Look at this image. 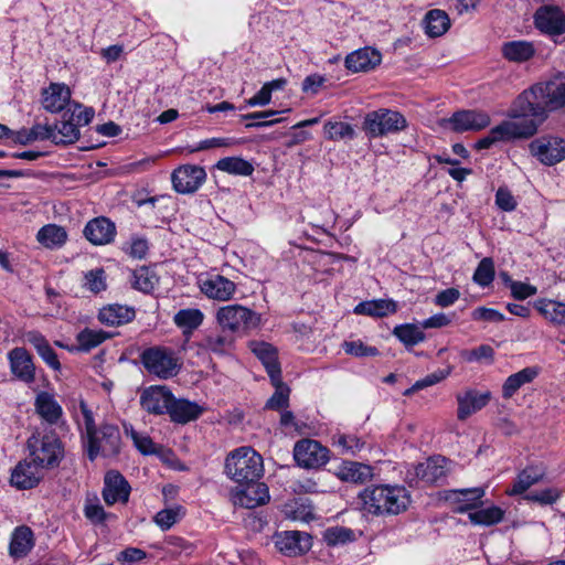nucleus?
Listing matches in <instances>:
<instances>
[{
  "mask_svg": "<svg viewBox=\"0 0 565 565\" xmlns=\"http://www.w3.org/2000/svg\"><path fill=\"white\" fill-rule=\"evenodd\" d=\"M206 180L204 168L196 164H183L171 174L173 189L181 194L196 192Z\"/></svg>",
  "mask_w": 565,
  "mask_h": 565,
  "instance_id": "12",
  "label": "nucleus"
},
{
  "mask_svg": "<svg viewBox=\"0 0 565 565\" xmlns=\"http://www.w3.org/2000/svg\"><path fill=\"white\" fill-rule=\"evenodd\" d=\"M296 463L306 469H319L330 460V450L315 439L303 438L294 446Z\"/></svg>",
  "mask_w": 565,
  "mask_h": 565,
  "instance_id": "10",
  "label": "nucleus"
},
{
  "mask_svg": "<svg viewBox=\"0 0 565 565\" xmlns=\"http://www.w3.org/2000/svg\"><path fill=\"white\" fill-rule=\"evenodd\" d=\"M33 533L28 526H19L14 530L10 542V554L14 557H22L32 548Z\"/></svg>",
  "mask_w": 565,
  "mask_h": 565,
  "instance_id": "42",
  "label": "nucleus"
},
{
  "mask_svg": "<svg viewBox=\"0 0 565 565\" xmlns=\"http://www.w3.org/2000/svg\"><path fill=\"white\" fill-rule=\"evenodd\" d=\"M263 472V458L252 447L237 448L225 459L226 476L238 484L257 482Z\"/></svg>",
  "mask_w": 565,
  "mask_h": 565,
  "instance_id": "4",
  "label": "nucleus"
},
{
  "mask_svg": "<svg viewBox=\"0 0 565 565\" xmlns=\"http://www.w3.org/2000/svg\"><path fill=\"white\" fill-rule=\"evenodd\" d=\"M424 24L428 36L438 38L450 28V19L444 10L433 9L426 13Z\"/></svg>",
  "mask_w": 565,
  "mask_h": 565,
  "instance_id": "39",
  "label": "nucleus"
},
{
  "mask_svg": "<svg viewBox=\"0 0 565 565\" xmlns=\"http://www.w3.org/2000/svg\"><path fill=\"white\" fill-rule=\"evenodd\" d=\"M447 465L448 459L443 456L430 457L415 467V476L425 483H443L448 473Z\"/></svg>",
  "mask_w": 565,
  "mask_h": 565,
  "instance_id": "21",
  "label": "nucleus"
},
{
  "mask_svg": "<svg viewBox=\"0 0 565 565\" xmlns=\"http://www.w3.org/2000/svg\"><path fill=\"white\" fill-rule=\"evenodd\" d=\"M468 518L475 525L491 526L503 520L504 511L499 507H490L470 512Z\"/></svg>",
  "mask_w": 565,
  "mask_h": 565,
  "instance_id": "47",
  "label": "nucleus"
},
{
  "mask_svg": "<svg viewBox=\"0 0 565 565\" xmlns=\"http://www.w3.org/2000/svg\"><path fill=\"white\" fill-rule=\"evenodd\" d=\"M361 510L372 515H396L404 512L411 503L406 488L401 486L366 487L358 497Z\"/></svg>",
  "mask_w": 565,
  "mask_h": 565,
  "instance_id": "2",
  "label": "nucleus"
},
{
  "mask_svg": "<svg viewBox=\"0 0 565 565\" xmlns=\"http://www.w3.org/2000/svg\"><path fill=\"white\" fill-rule=\"evenodd\" d=\"M248 347L265 366L270 381H277L278 375H281V369L276 349L267 342L256 340L250 341Z\"/></svg>",
  "mask_w": 565,
  "mask_h": 565,
  "instance_id": "26",
  "label": "nucleus"
},
{
  "mask_svg": "<svg viewBox=\"0 0 565 565\" xmlns=\"http://www.w3.org/2000/svg\"><path fill=\"white\" fill-rule=\"evenodd\" d=\"M535 309L552 324L565 326V303L551 299H539Z\"/></svg>",
  "mask_w": 565,
  "mask_h": 565,
  "instance_id": "38",
  "label": "nucleus"
},
{
  "mask_svg": "<svg viewBox=\"0 0 565 565\" xmlns=\"http://www.w3.org/2000/svg\"><path fill=\"white\" fill-rule=\"evenodd\" d=\"M235 338L228 331H215L206 333L199 342V347L216 355H226L234 347Z\"/></svg>",
  "mask_w": 565,
  "mask_h": 565,
  "instance_id": "29",
  "label": "nucleus"
},
{
  "mask_svg": "<svg viewBox=\"0 0 565 565\" xmlns=\"http://www.w3.org/2000/svg\"><path fill=\"white\" fill-rule=\"evenodd\" d=\"M41 470L33 461L24 459L12 470L11 484L21 490L32 489L42 479Z\"/></svg>",
  "mask_w": 565,
  "mask_h": 565,
  "instance_id": "24",
  "label": "nucleus"
},
{
  "mask_svg": "<svg viewBox=\"0 0 565 565\" xmlns=\"http://www.w3.org/2000/svg\"><path fill=\"white\" fill-rule=\"evenodd\" d=\"M199 287L207 298L218 301L232 299L236 291L235 282L218 274L201 278Z\"/></svg>",
  "mask_w": 565,
  "mask_h": 565,
  "instance_id": "18",
  "label": "nucleus"
},
{
  "mask_svg": "<svg viewBox=\"0 0 565 565\" xmlns=\"http://www.w3.org/2000/svg\"><path fill=\"white\" fill-rule=\"evenodd\" d=\"M334 473L341 481L352 483H365L373 478L372 467L358 461H343Z\"/></svg>",
  "mask_w": 565,
  "mask_h": 565,
  "instance_id": "30",
  "label": "nucleus"
},
{
  "mask_svg": "<svg viewBox=\"0 0 565 565\" xmlns=\"http://www.w3.org/2000/svg\"><path fill=\"white\" fill-rule=\"evenodd\" d=\"M66 111H68V117L77 125V128L88 125L95 115L92 107H84L77 103L71 105Z\"/></svg>",
  "mask_w": 565,
  "mask_h": 565,
  "instance_id": "57",
  "label": "nucleus"
},
{
  "mask_svg": "<svg viewBox=\"0 0 565 565\" xmlns=\"http://www.w3.org/2000/svg\"><path fill=\"white\" fill-rule=\"evenodd\" d=\"M324 135L330 140L353 139L355 130L352 125L343 121H328L324 124Z\"/></svg>",
  "mask_w": 565,
  "mask_h": 565,
  "instance_id": "52",
  "label": "nucleus"
},
{
  "mask_svg": "<svg viewBox=\"0 0 565 565\" xmlns=\"http://www.w3.org/2000/svg\"><path fill=\"white\" fill-rule=\"evenodd\" d=\"M36 239L44 247L55 249L62 247L66 243L67 233L65 228L60 225L47 224L39 230Z\"/></svg>",
  "mask_w": 565,
  "mask_h": 565,
  "instance_id": "36",
  "label": "nucleus"
},
{
  "mask_svg": "<svg viewBox=\"0 0 565 565\" xmlns=\"http://www.w3.org/2000/svg\"><path fill=\"white\" fill-rule=\"evenodd\" d=\"M456 500L461 503L455 511L458 513H465L469 510L476 509L481 502V498L484 495L483 488H468L452 491Z\"/></svg>",
  "mask_w": 565,
  "mask_h": 565,
  "instance_id": "43",
  "label": "nucleus"
},
{
  "mask_svg": "<svg viewBox=\"0 0 565 565\" xmlns=\"http://www.w3.org/2000/svg\"><path fill=\"white\" fill-rule=\"evenodd\" d=\"M422 327L412 323L396 326L393 334L405 345H415L425 340Z\"/></svg>",
  "mask_w": 565,
  "mask_h": 565,
  "instance_id": "48",
  "label": "nucleus"
},
{
  "mask_svg": "<svg viewBox=\"0 0 565 565\" xmlns=\"http://www.w3.org/2000/svg\"><path fill=\"white\" fill-rule=\"evenodd\" d=\"M407 127L406 118L396 110L379 108L365 115L362 130L369 138H381L396 134Z\"/></svg>",
  "mask_w": 565,
  "mask_h": 565,
  "instance_id": "8",
  "label": "nucleus"
},
{
  "mask_svg": "<svg viewBox=\"0 0 565 565\" xmlns=\"http://www.w3.org/2000/svg\"><path fill=\"white\" fill-rule=\"evenodd\" d=\"M202 407L196 403L186 399H174L172 396L171 405L168 414L175 423L185 424L190 420L196 419L202 414Z\"/></svg>",
  "mask_w": 565,
  "mask_h": 565,
  "instance_id": "33",
  "label": "nucleus"
},
{
  "mask_svg": "<svg viewBox=\"0 0 565 565\" xmlns=\"http://www.w3.org/2000/svg\"><path fill=\"white\" fill-rule=\"evenodd\" d=\"M276 548L286 556H300L310 551L312 537L310 534L300 531H284L274 536Z\"/></svg>",
  "mask_w": 565,
  "mask_h": 565,
  "instance_id": "14",
  "label": "nucleus"
},
{
  "mask_svg": "<svg viewBox=\"0 0 565 565\" xmlns=\"http://www.w3.org/2000/svg\"><path fill=\"white\" fill-rule=\"evenodd\" d=\"M132 277V286L145 294L153 291L159 284L158 275L151 267L148 266H141L135 269Z\"/></svg>",
  "mask_w": 565,
  "mask_h": 565,
  "instance_id": "46",
  "label": "nucleus"
},
{
  "mask_svg": "<svg viewBox=\"0 0 565 565\" xmlns=\"http://www.w3.org/2000/svg\"><path fill=\"white\" fill-rule=\"evenodd\" d=\"M140 363L150 375L160 380L172 379L181 370V363L175 352L161 345L145 349L140 353Z\"/></svg>",
  "mask_w": 565,
  "mask_h": 565,
  "instance_id": "5",
  "label": "nucleus"
},
{
  "mask_svg": "<svg viewBox=\"0 0 565 565\" xmlns=\"http://www.w3.org/2000/svg\"><path fill=\"white\" fill-rule=\"evenodd\" d=\"M108 337L109 334L103 330L85 328L76 335V341L78 349L87 352L102 344Z\"/></svg>",
  "mask_w": 565,
  "mask_h": 565,
  "instance_id": "49",
  "label": "nucleus"
},
{
  "mask_svg": "<svg viewBox=\"0 0 565 565\" xmlns=\"http://www.w3.org/2000/svg\"><path fill=\"white\" fill-rule=\"evenodd\" d=\"M529 148L531 154L546 166H554L565 159V140L559 137H540Z\"/></svg>",
  "mask_w": 565,
  "mask_h": 565,
  "instance_id": "11",
  "label": "nucleus"
},
{
  "mask_svg": "<svg viewBox=\"0 0 565 565\" xmlns=\"http://www.w3.org/2000/svg\"><path fill=\"white\" fill-rule=\"evenodd\" d=\"M452 130L462 132L468 130H480L489 126L490 117L488 114L478 110H459L449 119Z\"/></svg>",
  "mask_w": 565,
  "mask_h": 565,
  "instance_id": "23",
  "label": "nucleus"
},
{
  "mask_svg": "<svg viewBox=\"0 0 565 565\" xmlns=\"http://www.w3.org/2000/svg\"><path fill=\"white\" fill-rule=\"evenodd\" d=\"M56 132L55 145L73 143L79 138L77 125L68 117V111L63 115V120L53 126Z\"/></svg>",
  "mask_w": 565,
  "mask_h": 565,
  "instance_id": "44",
  "label": "nucleus"
},
{
  "mask_svg": "<svg viewBox=\"0 0 565 565\" xmlns=\"http://www.w3.org/2000/svg\"><path fill=\"white\" fill-rule=\"evenodd\" d=\"M494 279V263L486 257L479 264L473 274V281L481 287L489 286Z\"/></svg>",
  "mask_w": 565,
  "mask_h": 565,
  "instance_id": "54",
  "label": "nucleus"
},
{
  "mask_svg": "<svg viewBox=\"0 0 565 565\" xmlns=\"http://www.w3.org/2000/svg\"><path fill=\"white\" fill-rule=\"evenodd\" d=\"M215 168L228 174L249 177L254 172V166L241 157H225L220 159Z\"/></svg>",
  "mask_w": 565,
  "mask_h": 565,
  "instance_id": "41",
  "label": "nucleus"
},
{
  "mask_svg": "<svg viewBox=\"0 0 565 565\" xmlns=\"http://www.w3.org/2000/svg\"><path fill=\"white\" fill-rule=\"evenodd\" d=\"M397 305L393 300L376 299L362 301L354 308V313L370 317L382 318L390 313H395Z\"/></svg>",
  "mask_w": 565,
  "mask_h": 565,
  "instance_id": "37",
  "label": "nucleus"
},
{
  "mask_svg": "<svg viewBox=\"0 0 565 565\" xmlns=\"http://www.w3.org/2000/svg\"><path fill=\"white\" fill-rule=\"evenodd\" d=\"M84 278V286L94 294L104 291L107 288L106 276L103 268H96L87 271Z\"/></svg>",
  "mask_w": 565,
  "mask_h": 565,
  "instance_id": "56",
  "label": "nucleus"
},
{
  "mask_svg": "<svg viewBox=\"0 0 565 565\" xmlns=\"http://www.w3.org/2000/svg\"><path fill=\"white\" fill-rule=\"evenodd\" d=\"M471 317L476 321H487V322H502L505 317L501 312L495 309L487 308V307H478L476 308Z\"/></svg>",
  "mask_w": 565,
  "mask_h": 565,
  "instance_id": "60",
  "label": "nucleus"
},
{
  "mask_svg": "<svg viewBox=\"0 0 565 565\" xmlns=\"http://www.w3.org/2000/svg\"><path fill=\"white\" fill-rule=\"evenodd\" d=\"M510 289L512 296L518 300H524L537 291L536 287L522 281H510Z\"/></svg>",
  "mask_w": 565,
  "mask_h": 565,
  "instance_id": "63",
  "label": "nucleus"
},
{
  "mask_svg": "<svg viewBox=\"0 0 565 565\" xmlns=\"http://www.w3.org/2000/svg\"><path fill=\"white\" fill-rule=\"evenodd\" d=\"M490 391H477L473 388L466 390L456 395L458 408L457 418L461 422L466 420L472 414L481 411L491 401Z\"/></svg>",
  "mask_w": 565,
  "mask_h": 565,
  "instance_id": "16",
  "label": "nucleus"
},
{
  "mask_svg": "<svg viewBox=\"0 0 565 565\" xmlns=\"http://www.w3.org/2000/svg\"><path fill=\"white\" fill-rule=\"evenodd\" d=\"M172 396L171 391L167 386L154 385L142 392L140 404L146 412L161 415L169 412Z\"/></svg>",
  "mask_w": 565,
  "mask_h": 565,
  "instance_id": "19",
  "label": "nucleus"
},
{
  "mask_svg": "<svg viewBox=\"0 0 565 565\" xmlns=\"http://www.w3.org/2000/svg\"><path fill=\"white\" fill-rule=\"evenodd\" d=\"M130 486L121 473L110 470L104 480L103 499L108 505L117 502L127 503L130 494Z\"/></svg>",
  "mask_w": 565,
  "mask_h": 565,
  "instance_id": "17",
  "label": "nucleus"
},
{
  "mask_svg": "<svg viewBox=\"0 0 565 565\" xmlns=\"http://www.w3.org/2000/svg\"><path fill=\"white\" fill-rule=\"evenodd\" d=\"M181 516V507L163 509L154 515V522L161 530L167 531L172 527Z\"/></svg>",
  "mask_w": 565,
  "mask_h": 565,
  "instance_id": "55",
  "label": "nucleus"
},
{
  "mask_svg": "<svg viewBox=\"0 0 565 565\" xmlns=\"http://www.w3.org/2000/svg\"><path fill=\"white\" fill-rule=\"evenodd\" d=\"M71 95V89L67 85L52 83L43 90V107L50 113H58L70 104Z\"/></svg>",
  "mask_w": 565,
  "mask_h": 565,
  "instance_id": "31",
  "label": "nucleus"
},
{
  "mask_svg": "<svg viewBox=\"0 0 565 565\" xmlns=\"http://www.w3.org/2000/svg\"><path fill=\"white\" fill-rule=\"evenodd\" d=\"M561 495L562 491L558 488L550 487L529 492L525 494L524 500L540 505H552L561 498Z\"/></svg>",
  "mask_w": 565,
  "mask_h": 565,
  "instance_id": "53",
  "label": "nucleus"
},
{
  "mask_svg": "<svg viewBox=\"0 0 565 565\" xmlns=\"http://www.w3.org/2000/svg\"><path fill=\"white\" fill-rule=\"evenodd\" d=\"M545 471L541 467L530 466L523 469L516 477L511 490L508 491L510 495L522 494L543 479Z\"/></svg>",
  "mask_w": 565,
  "mask_h": 565,
  "instance_id": "40",
  "label": "nucleus"
},
{
  "mask_svg": "<svg viewBox=\"0 0 565 565\" xmlns=\"http://www.w3.org/2000/svg\"><path fill=\"white\" fill-rule=\"evenodd\" d=\"M332 445L338 447L342 455L355 456L365 448L366 443L354 434H335L332 437Z\"/></svg>",
  "mask_w": 565,
  "mask_h": 565,
  "instance_id": "45",
  "label": "nucleus"
},
{
  "mask_svg": "<svg viewBox=\"0 0 565 565\" xmlns=\"http://www.w3.org/2000/svg\"><path fill=\"white\" fill-rule=\"evenodd\" d=\"M234 505L245 509H254L269 501V491L263 482L238 484L231 492Z\"/></svg>",
  "mask_w": 565,
  "mask_h": 565,
  "instance_id": "13",
  "label": "nucleus"
},
{
  "mask_svg": "<svg viewBox=\"0 0 565 565\" xmlns=\"http://www.w3.org/2000/svg\"><path fill=\"white\" fill-rule=\"evenodd\" d=\"M563 106H565V82L536 84L521 93L514 100L511 116L534 119L539 127L548 109Z\"/></svg>",
  "mask_w": 565,
  "mask_h": 565,
  "instance_id": "1",
  "label": "nucleus"
},
{
  "mask_svg": "<svg viewBox=\"0 0 565 565\" xmlns=\"http://www.w3.org/2000/svg\"><path fill=\"white\" fill-rule=\"evenodd\" d=\"M381 53L372 47L359 49L345 57V67L354 73L369 72L380 65Z\"/></svg>",
  "mask_w": 565,
  "mask_h": 565,
  "instance_id": "25",
  "label": "nucleus"
},
{
  "mask_svg": "<svg viewBox=\"0 0 565 565\" xmlns=\"http://www.w3.org/2000/svg\"><path fill=\"white\" fill-rule=\"evenodd\" d=\"M497 205L507 212L513 211L516 207V201L512 193L505 188H499L495 194Z\"/></svg>",
  "mask_w": 565,
  "mask_h": 565,
  "instance_id": "64",
  "label": "nucleus"
},
{
  "mask_svg": "<svg viewBox=\"0 0 565 565\" xmlns=\"http://www.w3.org/2000/svg\"><path fill=\"white\" fill-rule=\"evenodd\" d=\"M534 24L537 30L550 36L565 33V13L557 6H542L534 13Z\"/></svg>",
  "mask_w": 565,
  "mask_h": 565,
  "instance_id": "15",
  "label": "nucleus"
},
{
  "mask_svg": "<svg viewBox=\"0 0 565 565\" xmlns=\"http://www.w3.org/2000/svg\"><path fill=\"white\" fill-rule=\"evenodd\" d=\"M81 409L84 417V433L82 434L83 444L90 461L97 456H116L120 450L121 436L116 425L104 424L96 427L93 413L82 402Z\"/></svg>",
  "mask_w": 565,
  "mask_h": 565,
  "instance_id": "3",
  "label": "nucleus"
},
{
  "mask_svg": "<svg viewBox=\"0 0 565 565\" xmlns=\"http://www.w3.org/2000/svg\"><path fill=\"white\" fill-rule=\"evenodd\" d=\"M323 540L329 546L343 545L355 540L354 532L344 526L328 527L323 533Z\"/></svg>",
  "mask_w": 565,
  "mask_h": 565,
  "instance_id": "51",
  "label": "nucleus"
},
{
  "mask_svg": "<svg viewBox=\"0 0 565 565\" xmlns=\"http://www.w3.org/2000/svg\"><path fill=\"white\" fill-rule=\"evenodd\" d=\"M539 375L537 367H525L511 374L502 385V396L511 398L523 385L531 383Z\"/></svg>",
  "mask_w": 565,
  "mask_h": 565,
  "instance_id": "35",
  "label": "nucleus"
},
{
  "mask_svg": "<svg viewBox=\"0 0 565 565\" xmlns=\"http://www.w3.org/2000/svg\"><path fill=\"white\" fill-rule=\"evenodd\" d=\"M494 356V350L488 344H481L472 350H465L461 352V358L467 362H475L481 360L492 361Z\"/></svg>",
  "mask_w": 565,
  "mask_h": 565,
  "instance_id": "58",
  "label": "nucleus"
},
{
  "mask_svg": "<svg viewBox=\"0 0 565 565\" xmlns=\"http://www.w3.org/2000/svg\"><path fill=\"white\" fill-rule=\"evenodd\" d=\"M36 414L47 424L57 425L63 418L62 406L47 392H40L34 401Z\"/></svg>",
  "mask_w": 565,
  "mask_h": 565,
  "instance_id": "28",
  "label": "nucleus"
},
{
  "mask_svg": "<svg viewBox=\"0 0 565 565\" xmlns=\"http://www.w3.org/2000/svg\"><path fill=\"white\" fill-rule=\"evenodd\" d=\"M501 54L509 62L524 63L534 56L535 47L529 41H509L502 44Z\"/></svg>",
  "mask_w": 565,
  "mask_h": 565,
  "instance_id": "32",
  "label": "nucleus"
},
{
  "mask_svg": "<svg viewBox=\"0 0 565 565\" xmlns=\"http://www.w3.org/2000/svg\"><path fill=\"white\" fill-rule=\"evenodd\" d=\"M136 317L134 307L111 303L103 307L98 312V320L102 324L108 327H118L121 324L129 323Z\"/></svg>",
  "mask_w": 565,
  "mask_h": 565,
  "instance_id": "27",
  "label": "nucleus"
},
{
  "mask_svg": "<svg viewBox=\"0 0 565 565\" xmlns=\"http://www.w3.org/2000/svg\"><path fill=\"white\" fill-rule=\"evenodd\" d=\"M83 234L93 245H106L114 241L116 226L109 218L99 216L85 225Z\"/></svg>",
  "mask_w": 565,
  "mask_h": 565,
  "instance_id": "22",
  "label": "nucleus"
},
{
  "mask_svg": "<svg viewBox=\"0 0 565 565\" xmlns=\"http://www.w3.org/2000/svg\"><path fill=\"white\" fill-rule=\"evenodd\" d=\"M343 349L345 353L354 356H374L379 354L375 347H367L362 341L344 342Z\"/></svg>",
  "mask_w": 565,
  "mask_h": 565,
  "instance_id": "59",
  "label": "nucleus"
},
{
  "mask_svg": "<svg viewBox=\"0 0 565 565\" xmlns=\"http://www.w3.org/2000/svg\"><path fill=\"white\" fill-rule=\"evenodd\" d=\"M275 392L266 403L268 409H281L289 404L290 388L282 382L281 375H278L277 381H271Z\"/></svg>",
  "mask_w": 565,
  "mask_h": 565,
  "instance_id": "50",
  "label": "nucleus"
},
{
  "mask_svg": "<svg viewBox=\"0 0 565 565\" xmlns=\"http://www.w3.org/2000/svg\"><path fill=\"white\" fill-rule=\"evenodd\" d=\"M84 514L94 524H104L108 518L104 508L98 503H87L84 508Z\"/></svg>",
  "mask_w": 565,
  "mask_h": 565,
  "instance_id": "62",
  "label": "nucleus"
},
{
  "mask_svg": "<svg viewBox=\"0 0 565 565\" xmlns=\"http://www.w3.org/2000/svg\"><path fill=\"white\" fill-rule=\"evenodd\" d=\"M32 142L36 140H51L54 142L56 139L55 128L51 125L36 124L29 129Z\"/></svg>",
  "mask_w": 565,
  "mask_h": 565,
  "instance_id": "61",
  "label": "nucleus"
},
{
  "mask_svg": "<svg viewBox=\"0 0 565 565\" xmlns=\"http://www.w3.org/2000/svg\"><path fill=\"white\" fill-rule=\"evenodd\" d=\"M204 321V313L198 308L179 310L173 316L174 324L182 330V334L189 338Z\"/></svg>",
  "mask_w": 565,
  "mask_h": 565,
  "instance_id": "34",
  "label": "nucleus"
},
{
  "mask_svg": "<svg viewBox=\"0 0 565 565\" xmlns=\"http://www.w3.org/2000/svg\"><path fill=\"white\" fill-rule=\"evenodd\" d=\"M215 318L220 328L232 334L255 329L260 322V317L257 312L241 305L221 307L216 311Z\"/></svg>",
  "mask_w": 565,
  "mask_h": 565,
  "instance_id": "9",
  "label": "nucleus"
},
{
  "mask_svg": "<svg viewBox=\"0 0 565 565\" xmlns=\"http://www.w3.org/2000/svg\"><path fill=\"white\" fill-rule=\"evenodd\" d=\"M515 118L516 120H505L493 127L487 136L476 142V149H489L498 141L530 138L537 131V122L534 119Z\"/></svg>",
  "mask_w": 565,
  "mask_h": 565,
  "instance_id": "6",
  "label": "nucleus"
},
{
  "mask_svg": "<svg viewBox=\"0 0 565 565\" xmlns=\"http://www.w3.org/2000/svg\"><path fill=\"white\" fill-rule=\"evenodd\" d=\"M26 444L30 451V460L41 469L57 467L64 457L62 441L54 434H46L42 437L32 435Z\"/></svg>",
  "mask_w": 565,
  "mask_h": 565,
  "instance_id": "7",
  "label": "nucleus"
},
{
  "mask_svg": "<svg viewBox=\"0 0 565 565\" xmlns=\"http://www.w3.org/2000/svg\"><path fill=\"white\" fill-rule=\"evenodd\" d=\"M12 374L25 384L35 381V366L31 354L24 348H14L8 353Z\"/></svg>",
  "mask_w": 565,
  "mask_h": 565,
  "instance_id": "20",
  "label": "nucleus"
}]
</instances>
